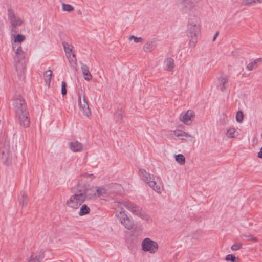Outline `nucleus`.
<instances>
[{"instance_id":"f257e3e1","label":"nucleus","mask_w":262,"mask_h":262,"mask_svg":"<svg viewBox=\"0 0 262 262\" xmlns=\"http://www.w3.org/2000/svg\"><path fill=\"white\" fill-rule=\"evenodd\" d=\"M201 33V23L198 15L189 13L186 33L189 38L190 48H194L198 42V37Z\"/></svg>"},{"instance_id":"f03ea898","label":"nucleus","mask_w":262,"mask_h":262,"mask_svg":"<svg viewBox=\"0 0 262 262\" xmlns=\"http://www.w3.org/2000/svg\"><path fill=\"white\" fill-rule=\"evenodd\" d=\"M14 101L15 115L20 125L24 127H29L30 122L25 99L21 96L17 95L15 97Z\"/></svg>"},{"instance_id":"7ed1b4c3","label":"nucleus","mask_w":262,"mask_h":262,"mask_svg":"<svg viewBox=\"0 0 262 262\" xmlns=\"http://www.w3.org/2000/svg\"><path fill=\"white\" fill-rule=\"evenodd\" d=\"M73 193L66 202V205L71 208L77 209L86 199L87 192L82 189V187L77 185L71 190Z\"/></svg>"},{"instance_id":"20e7f679","label":"nucleus","mask_w":262,"mask_h":262,"mask_svg":"<svg viewBox=\"0 0 262 262\" xmlns=\"http://www.w3.org/2000/svg\"><path fill=\"white\" fill-rule=\"evenodd\" d=\"M139 173L143 182L147 184L153 190L161 194L163 190V184L161 179L146 172L145 169H141Z\"/></svg>"},{"instance_id":"39448f33","label":"nucleus","mask_w":262,"mask_h":262,"mask_svg":"<svg viewBox=\"0 0 262 262\" xmlns=\"http://www.w3.org/2000/svg\"><path fill=\"white\" fill-rule=\"evenodd\" d=\"M114 206L116 207L124 206L134 214L139 216L143 220L148 221L150 219V216L143 211L141 207L130 201L116 200L114 201Z\"/></svg>"},{"instance_id":"423d86ee","label":"nucleus","mask_w":262,"mask_h":262,"mask_svg":"<svg viewBox=\"0 0 262 262\" xmlns=\"http://www.w3.org/2000/svg\"><path fill=\"white\" fill-rule=\"evenodd\" d=\"M116 216L122 225H123L125 228L130 230L133 228L134 222L128 216L127 212L124 210V207H116Z\"/></svg>"},{"instance_id":"0eeeda50","label":"nucleus","mask_w":262,"mask_h":262,"mask_svg":"<svg viewBox=\"0 0 262 262\" xmlns=\"http://www.w3.org/2000/svg\"><path fill=\"white\" fill-rule=\"evenodd\" d=\"M78 103L82 113L86 117H89L91 114V111L86 99L84 92L81 87L78 91Z\"/></svg>"},{"instance_id":"6e6552de","label":"nucleus","mask_w":262,"mask_h":262,"mask_svg":"<svg viewBox=\"0 0 262 262\" xmlns=\"http://www.w3.org/2000/svg\"><path fill=\"white\" fill-rule=\"evenodd\" d=\"M15 52L16 56L14 58V64L16 71L21 74L24 71L25 68L23 62V60L25 58V53L22 51L20 46L18 47Z\"/></svg>"},{"instance_id":"1a4fd4ad","label":"nucleus","mask_w":262,"mask_h":262,"mask_svg":"<svg viewBox=\"0 0 262 262\" xmlns=\"http://www.w3.org/2000/svg\"><path fill=\"white\" fill-rule=\"evenodd\" d=\"M141 247L143 251L155 254L158 250L159 245L156 241L147 237L142 241Z\"/></svg>"},{"instance_id":"9d476101","label":"nucleus","mask_w":262,"mask_h":262,"mask_svg":"<svg viewBox=\"0 0 262 262\" xmlns=\"http://www.w3.org/2000/svg\"><path fill=\"white\" fill-rule=\"evenodd\" d=\"M0 152L2 154L3 163L6 165H10L12 162V155L9 144L4 142L2 146L0 147Z\"/></svg>"},{"instance_id":"9b49d317","label":"nucleus","mask_w":262,"mask_h":262,"mask_svg":"<svg viewBox=\"0 0 262 262\" xmlns=\"http://www.w3.org/2000/svg\"><path fill=\"white\" fill-rule=\"evenodd\" d=\"M182 10L185 12H188L192 15H198L196 3L192 0H183L182 2Z\"/></svg>"},{"instance_id":"f8f14e48","label":"nucleus","mask_w":262,"mask_h":262,"mask_svg":"<svg viewBox=\"0 0 262 262\" xmlns=\"http://www.w3.org/2000/svg\"><path fill=\"white\" fill-rule=\"evenodd\" d=\"M8 19L10 24L14 27L20 26L23 21L21 19L15 15L13 10L11 8L8 9Z\"/></svg>"},{"instance_id":"ddd939ff","label":"nucleus","mask_w":262,"mask_h":262,"mask_svg":"<svg viewBox=\"0 0 262 262\" xmlns=\"http://www.w3.org/2000/svg\"><path fill=\"white\" fill-rule=\"evenodd\" d=\"M194 118V113L192 110H188L187 112H182L180 115V120L186 125L191 123Z\"/></svg>"},{"instance_id":"4468645a","label":"nucleus","mask_w":262,"mask_h":262,"mask_svg":"<svg viewBox=\"0 0 262 262\" xmlns=\"http://www.w3.org/2000/svg\"><path fill=\"white\" fill-rule=\"evenodd\" d=\"M228 81L229 79L226 76H221L218 78L217 86L222 92L226 89Z\"/></svg>"},{"instance_id":"2eb2a0df","label":"nucleus","mask_w":262,"mask_h":262,"mask_svg":"<svg viewBox=\"0 0 262 262\" xmlns=\"http://www.w3.org/2000/svg\"><path fill=\"white\" fill-rule=\"evenodd\" d=\"M70 148L74 152H79L82 150V145L77 141H74L70 142Z\"/></svg>"},{"instance_id":"dca6fc26","label":"nucleus","mask_w":262,"mask_h":262,"mask_svg":"<svg viewBox=\"0 0 262 262\" xmlns=\"http://www.w3.org/2000/svg\"><path fill=\"white\" fill-rule=\"evenodd\" d=\"M81 69L84 79L86 81L91 80L92 76L89 71V67L86 64H82Z\"/></svg>"},{"instance_id":"f3484780","label":"nucleus","mask_w":262,"mask_h":262,"mask_svg":"<svg viewBox=\"0 0 262 262\" xmlns=\"http://www.w3.org/2000/svg\"><path fill=\"white\" fill-rule=\"evenodd\" d=\"M19 205L21 208L26 207L28 202V198L26 192H21L18 196Z\"/></svg>"},{"instance_id":"a211bd4d","label":"nucleus","mask_w":262,"mask_h":262,"mask_svg":"<svg viewBox=\"0 0 262 262\" xmlns=\"http://www.w3.org/2000/svg\"><path fill=\"white\" fill-rule=\"evenodd\" d=\"M164 65L167 71H171L174 67V60L171 57H168L164 61Z\"/></svg>"},{"instance_id":"6ab92c4d","label":"nucleus","mask_w":262,"mask_h":262,"mask_svg":"<svg viewBox=\"0 0 262 262\" xmlns=\"http://www.w3.org/2000/svg\"><path fill=\"white\" fill-rule=\"evenodd\" d=\"M173 135L178 137H180L181 140H184L185 138H192L191 135L181 130H176L173 132Z\"/></svg>"},{"instance_id":"aec40b11","label":"nucleus","mask_w":262,"mask_h":262,"mask_svg":"<svg viewBox=\"0 0 262 262\" xmlns=\"http://www.w3.org/2000/svg\"><path fill=\"white\" fill-rule=\"evenodd\" d=\"M67 59L72 70L74 71H76L77 70V59L76 55L73 54L72 56L67 58Z\"/></svg>"},{"instance_id":"412c9836","label":"nucleus","mask_w":262,"mask_h":262,"mask_svg":"<svg viewBox=\"0 0 262 262\" xmlns=\"http://www.w3.org/2000/svg\"><path fill=\"white\" fill-rule=\"evenodd\" d=\"M155 48V41H150L146 42L143 47V50L145 52H150Z\"/></svg>"},{"instance_id":"4be33fe9","label":"nucleus","mask_w":262,"mask_h":262,"mask_svg":"<svg viewBox=\"0 0 262 262\" xmlns=\"http://www.w3.org/2000/svg\"><path fill=\"white\" fill-rule=\"evenodd\" d=\"M52 75V71L51 70H47L44 72L43 78L46 83L49 85L50 84L51 77Z\"/></svg>"},{"instance_id":"5701e85b","label":"nucleus","mask_w":262,"mask_h":262,"mask_svg":"<svg viewBox=\"0 0 262 262\" xmlns=\"http://www.w3.org/2000/svg\"><path fill=\"white\" fill-rule=\"evenodd\" d=\"M226 135L229 138H235L238 135V133L235 128L230 127L227 130Z\"/></svg>"},{"instance_id":"b1692460","label":"nucleus","mask_w":262,"mask_h":262,"mask_svg":"<svg viewBox=\"0 0 262 262\" xmlns=\"http://www.w3.org/2000/svg\"><path fill=\"white\" fill-rule=\"evenodd\" d=\"M93 189V191L95 192L97 196H101L107 193L106 189L102 187H94Z\"/></svg>"},{"instance_id":"393cba45","label":"nucleus","mask_w":262,"mask_h":262,"mask_svg":"<svg viewBox=\"0 0 262 262\" xmlns=\"http://www.w3.org/2000/svg\"><path fill=\"white\" fill-rule=\"evenodd\" d=\"M90 208L85 204L82 205L79 212V215L80 216H83L85 214H88L90 212Z\"/></svg>"},{"instance_id":"a878e982","label":"nucleus","mask_w":262,"mask_h":262,"mask_svg":"<svg viewBox=\"0 0 262 262\" xmlns=\"http://www.w3.org/2000/svg\"><path fill=\"white\" fill-rule=\"evenodd\" d=\"M62 45L65 53H68L69 52L74 51L73 50L74 47L71 44L67 42H63Z\"/></svg>"},{"instance_id":"bb28decb","label":"nucleus","mask_w":262,"mask_h":262,"mask_svg":"<svg viewBox=\"0 0 262 262\" xmlns=\"http://www.w3.org/2000/svg\"><path fill=\"white\" fill-rule=\"evenodd\" d=\"M115 117L117 121H121L123 118V112L122 110H117L115 113Z\"/></svg>"},{"instance_id":"cd10ccee","label":"nucleus","mask_w":262,"mask_h":262,"mask_svg":"<svg viewBox=\"0 0 262 262\" xmlns=\"http://www.w3.org/2000/svg\"><path fill=\"white\" fill-rule=\"evenodd\" d=\"M175 159L176 161L181 165H184L185 163V158L182 154L176 155Z\"/></svg>"},{"instance_id":"c85d7f7f","label":"nucleus","mask_w":262,"mask_h":262,"mask_svg":"<svg viewBox=\"0 0 262 262\" xmlns=\"http://www.w3.org/2000/svg\"><path fill=\"white\" fill-rule=\"evenodd\" d=\"M226 260L229 261H231V262H238L239 258L235 256L232 254H228L226 255L225 258Z\"/></svg>"},{"instance_id":"c756f323","label":"nucleus","mask_w":262,"mask_h":262,"mask_svg":"<svg viewBox=\"0 0 262 262\" xmlns=\"http://www.w3.org/2000/svg\"><path fill=\"white\" fill-rule=\"evenodd\" d=\"M242 237H245L246 239V240H247V241H251L254 242H256L257 241V238L255 237H254L250 233H246V234H243Z\"/></svg>"},{"instance_id":"7c9ffc66","label":"nucleus","mask_w":262,"mask_h":262,"mask_svg":"<svg viewBox=\"0 0 262 262\" xmlns=\"http://www.w3.org/2000/svg\"><path fill=\"white\" fill-rule=\"evenodd\" d=\"M255 4V0H243L241 2V5L243 6H251Z\"/></svg>"},{"instance_id":"2f4dec72","label":"nucleus","mask_w":262,"mask_h":262,"mask_svg":"<svg viewBox=\"0 0 262 262\" xmlns=\"http://www.w3.org/2000/svg\"><path fill=\"white\" fill-rule=\"evenodd\" d=\"M62 6L63 10L65 11L71 12L74 10L73 7L69 4L63 3Z\"/></svg>"},{"instance_id":"473e14b6","label":"nucleus","mask_w":262,"mask_h":262,"mask_svg":"<svg viewBox=\"0 0 262 262\" xmlns=\"http://www.w3.org/2000/svg\"><path fill=\"white\" fill-rule=\"evenodd\" d=\"M244 115L242 111H238L236 115V120L239 122L241 123L243 120Z\"/></svg>"},{"instance_id":"72a5a7b5","label":"nucleus","mask_w":262,"mask_h":262,"mask_svg":"<svg viewBox=\"0 0 262 262\" xmlns=\"http://www.w3.org/2000/svg\"><path fill=\"white\" fill-rule=\"evenodd\" d=\"M93 188H94V187H92V188H91V191H92V193H91V192H89V190H85V189L82 187V189H83L84 191H85L86 192H88V193H89V195H88V194L86 195V198H88L89 199H92V198H94V197H96V196H97V195H96V193H95V192H94V191H93V190H94V189H93Z\"/></svg>"},{"instance_id":"f704fd0d","label":"nucleus","mask_w":262,"mask_h":262,"mask_svg":"<svg viewBox=\"0 0 262 262\" xmlns=\"http://www.w3.org/2000/svg\"><path fill=\"white\" fill-rule=\"evenodd\" d=\"M25 37L24 35H23L21 34H18L14 38V42H21L25 40Z\"/></svg>"},{"instance_id":"c9c22d12","label":"nucleus","mask_w":262,"mask_h":262,"mask_svg":"<svg viewBox=\"0 0 262 262\" xmlns=\"http://www.w3.org/2000/svg\"><path fill=\"white\" fill-rule=\"evenodd\" d=\"M129 39L130 40L134 39V41L136 43L138 42H142L143 41V39L141 37H137L134 35H131L129 37Z\"/></svg>"},{"instance_id":"e433bc0d","label":"nucleus","mask_w":262,"mask_h":262,"mask_svg":"<svg viewBox=\"0 0 262 262\" xmlns=\"http://www.w3.org/2000/svg\"><path fill=\"white\" fill-rule=\"evenodd\" d=\"M256 64H257L256 61H253V62H250L248 64V66L246 67V69L248 71H251L254 69V66H256Z\"/></svg>"},{"instance_id":"4c0bfd02","label":"nucleus","mask_w":262,"mask_h":262,"mask_svg":"<svg viewBox=\"0 0 262 262\" xmlns=\"http://www.w3.org/2000/svg\"><path fill=\"white\" fill-rule=\"evenodd\" d=\"M66 86V82L65 81H62L61 83V93L63 95L67 94Z\"/></svg>"},{"instance_id":"58836bf2","label":"nucleus","mask_w":262,"mask_h":262,"mask_svg":"<svg viewBox=\"0 0 262 262\" xmlns=\"http://www.w3.org/2000/svg\"><path fill=\"white\" fill-rule=\"evenodd\" d=\"M242 247L241 244H235L231 246V249L233 251H236L240 249Z\"/></svg>"},{"instance_id":"ea45409f","label":"nucleus","mask_w":262,"mask_h":262,"mask_svg":"<svg viewBox=\"0 0 262 262\" xmlns=\"http://www.w3.org/2000/svg\"><path fill=\"white\" fill-rule=\"evenodd\" d=\"M28 262H40V261L37 257H34L33 256H31Z\"/></svg>"},{"instance_id":"a19ab883","label":"nucleus","mask_w":262,"mask_h":262,"mask_svg":"<svg viewBox=\"0 0 262 262\" xmlns=\"http://www.w3.org/2000/svg\"><path fill=\"white\" fill-rule=\"evenodd\" d=\"M73 54H75L74 51L69 52L68 53H66V56L67 58H69L73 56Z\"/></svg>"},{"instance_id":"79ce46f5","label":"nucleus","mask_w":262,"mask_h":262,"mask_svg":"<svg viewBox=\"0 0 262 262\" xmlns=\"http://www.w3.org/2000/svg\"><path fill=\"white\" fill-rule=\"evenodd\" d=\"M82 177H92V178H93V174H88V173H83L81 175Z\"/></svg>"},{"instance_id":"37998d69","label":"nucleus","mask_w":262,"mask_h":262,"mask_svg":"<svg viewBox=\"0 0 262 262\" xmlns=\"http://www.w3.org/2000/svg\"><path fill=\"white\" fill-rule=\"evenodd\" d=\"M257 156L259 158H262V146L260 148V151L257 154Z\"/></svg>"},{"instance_id":"c03bdc74","label":"nucleus","mask_w":262,"mask_h":262,"mask_svg":"<svg viewBox=\"0 0 262 262\" xmlns=\"http://www.w3.org/2000/svg\"><path fill=\"white\" fill-rule=\"evenodd\" d=\"M218 35H219V32H217L215 33V34L214 36V37H213V38L212 40H213V41H214L215 40V39H216V38L217 36H218Z\"/></svg>"},{"instance_id":"a18cd8bd","label":"nucleus","mask_w":262,"mask_h":262,"mask_svg":"<svg viewBox=\"0 0 262 262\" xmlns=\"http://www.w3.org/2000/svg\"><path fill=\"white\" fill-rule=\"evenodd\" d=\"M256 3H261L262 0H255V3L256 4Z\"/></svg>"},{"instance_id":"49530a36","label":"nucleus","mask_w":262,"mask_h":262,"mask_svg":"<svg viewBox=\"0 0 262 262\" xmlns=\"http://www.w3.org/2000/svg\"><path fill=\"white\" fill-rule=\"evenodd\" d=\"M13 48L14 50H15V47L13 46Z\"/></svg>"},{"instance_id":"de8ad7c7","label":"nucleus","mask_w":262,"mask_h":262,"mask_svg":"<svg viewBox=\"0 0 262 262\" xmlns=\"http://www.w3.org/2000/svg\"><path fill=\"white\" fill-rule=\"evenodd\" d=\"M261 137H262V133H261Z\"/></svg>"}]
</instances>
